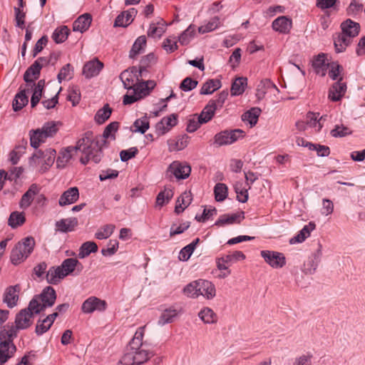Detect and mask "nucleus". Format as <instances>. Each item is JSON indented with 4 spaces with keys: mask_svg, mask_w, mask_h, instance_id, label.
Returning <instances> with one entry per match:
<instances>
[{
    "mask_svg": "<svg viewBox=\"0 0 365 365\" xmlns=\"http://www.w3.org/2000/svg\"><path fill=\"white\" fill-rule=\"evenodd\" d=\"M91 134H83L76 142L75 146H68L62 149L56 159V166L58 168H64L74 154L78 151L83 153V156L80 158V162L83 165H87L90 161L94 163H99V154H93L89 146L92 145Z\"/></svg>",
    "mask_w": 365,
    "mask_h": 365,
    "instance_id": "obj_1",
    "label": "nucleus"
},
{
    "mask_svg": "<svg viewBox=\"0 0 365 365\" xmlns=\"http://www.w3.org/2000/svg\"><path fill=\"white\" fill-rule=\"evenodd\" d=\"M119 128V123L113 121L110 123L104 129L102 136L94 137L93 134L91 131H88L84 134H91L89 138L92 142V145L90 147L93 154H99V162L101 160L103 157V146L107 143L106 140L111 138L115 139V133Z\"/></svg>",
    "mask_w": 365,
    "mask_h": 365,
    "instance_id": "obj_2",
    "label": "nucleus"
},
{
    "mask_svg": "<svg viewBox=\"0 0 365 365\" xmlns=\"http://www.w3.org/2000/svg\"><path fill=\"white\" fill-rule=\"evenodd\" d=\"M56 293L51 287H45L39 295L35 296L29 304V309H33L35 314H39L47 307H51L56 302Z\"/></svg>",
    "mask_w": 365,
    "mask_h": 365,
    "instance_id": "obj_3",
    "label": "nucleus"
},
{
    "mask_svg": "<svg viewBox=\"0 0 365 365\" xmlns=\"http://www.w3.org/2000/svg\"><path fill=\"white\" fill-rule=\"evenodd\" d=\"M56 152L53 148L44 150H37L29 158V165L32 167L39 166V171L42 173L46 172L54 163Z\"/></svg>",
    "mask_w": 365,
    "mask_h": 365,
    "instance_id": "obj_4",
    "label": "nucleus"
},
{
    "mask_svg": "<svg viewBox=\"0 0 365 365\" xmlns=\"http://www.w3.org/2000/svg\"><path fill=\"white\" fill-rule=\"evenodd\" d=\"M35 240L32 237H27L19 242L11 252V261L16 265L24 261L33 252Z\"/></svg>",
    "mask_w": 365,
    "mask_h": 365,
    "instance_id": "obj_5",
    "label": "nucleus"
},
{
    "mask_svg": "<svg viewBox=\"0 0 365 365\" xmlns=\"http://www.w3.org/2000/svg\"><path fill=\"white\" fill-rule=\"evenodd\" d=\"M14 338L15 333L12 331H10V334L5 331H0V365H4L14 355L16 351L13 342Z\"/></svg>",
    "mask_w": 365,
    "mask_h": 365,
    "instance_id": "obj_6",
    "label": "nucleus"
},
{
    "mask_svg": "<svg viewBox=\"0 0 365 365\" xmlns=\"http://www.w3.org/2000/svg\"><path fill=\"white\" fill-rule=\"evenodd\" d=\"M34 312L33 309H29V307L26 309H21L16 316L15 324L16 326L6 325L1 331H5L8 334H10V331L15 333V338L17 336V331L19 329H25L29 327L31 324V319L33 317Z\"/></svg>",
    "mask_w": 365,
    "mask_h": 365,
    "instance_id": "obj_7",
    "label": "nucleus"
},
{
    "mask_svg": "<svg viewBox=\"0 0 365 365\" xmlns=\"http://www.w3.org/2000/svg\"><path fill=\"white\" fill-rule=\"evenodd\" d=\"M143 76H145V73L143 71L138 69L135 66H133L129 69L123 71L120 75V78L123 83L124 88L130 90L140 81V78Z\"/></svg>",
    "mask_w": 365,
    "mask_h": 365,
    "instance_id": "obj_8",
    "label": "nucleus"
},
{
    "mask_svg": "<svg viewBox=\"0 0 365 365\" xmlns=\"http://www.w3.org/2000/svg\"><path fill=\"white\" fill-rule=\"evenodd\" d=\"M244 131L241 129L223 130L215 135V143L218 146L230 145L235 143L240 138L243 137Z\"/></svg>",
    "mask_w": 365,
    "mask_h": 365,
    "instance_id": "obj_9",
    "label": "nucleus"
},
{
    "mask_svg": "<svg viewBox=\"0 0 365 365\" xmlns=\"http://www.w3.org/2000/svg\"><path fill=\"white\" fill-rule=\"evenodd\" d=\"M339 6V0H321V11L324 12L322 15L321 14L323 19V21L321 22L323 29H327L331 23L329 19L331 11H338Z\"/></svg>",
    "mask_w": 365,
    "mask_h": 365,
    "instance_id": "obj_10",
    "label": "nucleus"
},
{
    "mask_svg": "<svg viewBox=\"0 0 365 365\" xmlns=\"http://www.w3.org/2000/svg\"><path fill=\"white\" fill-rule=\"evenodd\" d=\"M153 356V353L142 349L135 352H125L123 360L127 365H140Z\"/></svg>",
    "mask_w": 365,
    "mask_h": 365,
    "instance_id": "obj_11",
    "label": "nucleus"
},
{
    "mask_svg": "<svg viewBox=\"0 0 365 365\" xmlns=\"http://www.w3.org/2000/svg\"><path fill=\"white\" fill-rule=\"evenodd\" d=\"M261 256L273 268H282L286 264L285 257L282 253L278 252L262 250Z\"/></svg>",
    "mask_w": 365,
    "mask_h": 365,
    "instance_id": "obj_12",
    "label": "nucleus"
},
{
    "mask_svg": "<svg viewBox=\"0 0 365 365\" xmlns=\"http://www.w3.org/2000/svg\"><path fill=\"white\" fill-rule=\"evenodd\" d=\"M245 259V255L241 251H235L230 254L222 256L216 259L217 267L219 270L227 269L232 264Z\"/></svg>",
    "mask_w": 365,
    "mask_h": 365,
    "instance_id": "obj_13",
    "label": "nucleus"
},
{
    "mask_svg": "<svg viewBox=\"0 0 365 365\" xmlns=\"http://www.w3.org/2000/svg\"><path fill=\"white\" fill-rule=\"evenodd\" d=\"M107 303L105 300H102L96 297L88 298L82 304V312L86 314H90L95 311L103 312L106 309Z\"/></svg>",
    "mask_w": 365,
    "mask_h": 365,
    "instance_id": "obj_14",
    "label": "nucleus"
},
{
    "mask_svg": "<svg viewBox=\"0 0 365 365\" xmlns=\"http://www.w3.org/2000/svg\"><path fill=\"white\" fill-rule=\"evenodd\" d=\"M178 123V115L173 113L167 117L163 118L160 121L155 125V133L158 135L160 136L165 135L166 133L176 125Z\"/></svg>",
    "mask_w": 365,
    "mask_h": 365,
    "instance_id": "obj_15",
    "label": "nucleus"
},
{
    "mask_svg": "<svg viewBox=\"0 0 365 365\" xmlns=\"http://www.w3.org/2000/svg\"><path fill=\"white\" fill-rule=\"evenodd\" d=\"M59 267L62 272L61 274L63 275L64 277L75 271H77V272L75 273V274L77 275L83 269L82 264L76 258H67L64 259Z\"/></svg>",
    "mask_w": 365,
    "mask_h": 365,
    "instance_id": "obj_16",
    "label": "nucleus"
},
{
    "mask_svg": "<svg viewBox=\"0 0 365 365\" xmlns=\"http://www.w3.org/2000/svg\"><path fill=\"white\" fill-rule=\"evenodd\" d=\"M168 172L173 174L178 179H186L190 174L191 168L187 164H182L178 161H174L170 165Z\"/></svg>",
    "mask_w": 365,
    "mask_h": 365,
    "instance_id": "obj_17",
    "label": "nucleus"
},
{
    "mask_svg": "<svg viewBox=\"0 0 365 365\" xmlns=\"http://www.w3.org/2000/svg\"><path fill=\"white\" fill-rule=\"evenodd\" d=\"M343 77L334 83L329 91V98L332 101H338L344 96L346 91V84L342 82Z\"/></svg>",
    "mask_w": 365,
    "mask_h": 365,
    "instance_id": "obj_18",
    "label": "nucleus"
},
{
    "mask_svg": "<svg viewBox=\"0 0 365 365\" xmlns=\"http://www.w3.org/2000/svg\"><path fill=\"white\" fill-rule=\"evenodd\" d=\"M103 68V63L97 58L87 62L83 68V74L87 78H91L99 74Z\"/></svg>",
    "mask_w": 365,
    "mask_h": 365,
    "instance_id": "obj_19",
    "label": "nucleus"
},
{
    "mask_svg": "<svg viewBox=\"0 0 365 365\" xmlns=\"http://www.w3.org/2000/svg\"><path fill=\"white\" fill-rule=\"evenodd\" d=\"M203 296L207 299H212L216 295L214 284L208 280L198 279V297Z\"/></svg>",
    "mask_w": 365,
    "mask_h": 365,
    "instance_id": "obj_20",
    "label": "nucleus"
},
{
    "mask_svg": "<svg viewBox=\"0 0 365 365\" xmlns=\"http://www.w3.org/2000/svg\"><path fill=\"white\" fill-rule=\"evenodd\" d=\"M27 92H29V88L20 86L19 91L16 94L12 102V108L14 111L21 110L28 104L29 98L26 95Z\"/></svg>",
    "mask_w": 365,
    "mask_h": 365,
    "instance_id": "obj_21",
    "label": "nucleus"
},
{
    "mask_svg": "<svg viewBox=\"0 0 365 365\" xmlns=\"http://www.w3.org/2000/svg\"><path fill=\"white\" fill-rule=\"evenodd\" d=\"M155 86L156 83L154 81H139L132 89L139 97V99H141L149 95Z\"/></svg>",
    "mask_w": 365,
    "mask_h": 365,
    "instance_id": "obj_22",
    "label": "nucleus"
},
{
    "mask_svg": "<svg viewBox=\"0 0 365 365\" xmlns=\"http://www.w3.org/2000/svg\"><path fill=\"white\" fill-rule=\"evenodd\" d=\"M79 197V191L78 187H72L66 190L61 195L58 204L60 206L71 205L76 202Z\"/></svg>",
    "mask_w": 365,
    "mask_h": 365,
    "instance_id": "obj_23",
    "label": "nucleus"
},
{
    "mask_svg": "<svg viewBox=\"0 0 365 365\" xmlns=\"http://www.w3.org/2000/svg\"><path fill=\"white\" fill-rule=\"evenodd\" d=\"M144 336V327H139L135 331L134 336L129 342L125 352H135L142 349L143 345V338Z\"/></svg>",
    "mask_w": 365,
    "mask_h": 365,
    "instance_id": "obj_24",
    "label": "nucleus"
},
{
    "mask_svg": "<svg viewBox=\"0 0 365 365\" xmlns=\"http://www.w3.org/2000/svg\"><path fill=\"white\" fill-rule=\"evenodd\" d=\"M137 13V10L134 8L123 11L116 17L114 22V26L125 27L128 26L133 21V18L135 16Z\"/></svg>",
    "mask_w": 365,
    "mask_h": 365,
    "instance_id": "obj_25",
    "label": "nucleus"
},
{
    "mask_svg": "<svg viewBox=\"0 0 365 365\" xmlns=\"http://www.w3.org/2000/svg\"><path fill=\"white\" fill-rule=\"evenodd\" d=\"M40 188L38 185L36 184H32L21 197L19 203L21 208H28L34 200V197L38 194Z\"/></svg>",
    "mask_w": 365,
    "mask_h": 365,
    "instance_id": "obj_26",
    "label": "nucleus"
},
{
    "mask_svg": "<svg viewBox=\"0 0 365 365\" xmlns=\"http://www.w3.org/2000/svg\"><path fill=\"white\" fill-rule=\"evenodd\" d=\"M292 20L285 16H279L272 22V29L281 34H288L292 29Z\"/></svg>",
    "mask_w": 365,
    "mask_h": 365,
    "instance_id": "obj_27",
    "label": "nucleus"
},
{
    "mask_svg": "<svg viewBox=\"0 0 365 365\" xmlns=\"http://www.w3.org/2000/svg\"><path fill=\"white\" fill-rule=\"evenodd\" d=\"M19 292L20 287L18 284L15 286H10L6 289L4 302L7 304L9 307L12 308L16 305L17 301L19 299L18 293Z\"/></svg>",
    "mask_w": 365,
    "mask_h": 365,
    "instance_id": "obj_28",
    "label": "nucleus"
},
{
    "mask_svg": "<svg viewBox=\"0 0 365 365\" xmlns=\"http://www.w3.org/2000/svg\"><path fill=\"white\" fill-rule=\"evenodd\" d=\"M189 137L186 134L179 135L176 139H169L167 141L170 152L182 150L188 145Z\"/></svg>",
    "mask_w": 365,
    "mask_h": 365,
    "instance_id": "obj_29",
    "label": "nucleus"
},
{
    "mask_svg": "<svg viewBox=\"0 0 365 365\" xmlns=\"http://www.w3.org/2000/svg\"><path fill=\"white\" fill-rule=\"evenodd\" d=\"M318 113L309 112L306 116V121L298 120L295 123L297 129L299 131H304L307 127H315L319 122L318 120Z\"/></svg>",
    "mask_w": 365,
    "mask_h": 365,
    "instance_id": "obj_30",
    "label": "nucleus"
},
{
    "mask_svg": "<svg viewBox=\"0 0 365 365\" xmlns=\"http://www.w3.org/2000/svg\"><path fill=\"white\" fill-rule=\"evenodd\" d=\"M341 32L353 38L359 35L360 25L349 19L341 23Z\"/></svg>",
    "mask_w": 365,
    "mask_h": 365,
    "instance_id": "obj_31",
    "label": "nucleus"
},
{
    "mask_svg": "<svg viewBox=\"0 0 365 365\" xmlns=\"http://www.w3.org/2000/svg\"><path fill=\"white\" fill-rule=\"evenodd\" d=\"M315 227V224L310 222L308 225L304 226L294 237L289 240V243L293 245L304 242L310 235L311 232L313 231Z\"/></svg>",
    "mask_w": 365,
    "mask_h": 365,
    "instance_id": "obj_32",
    "label": "nucleus"
},
{
    "mask_svg": "<svg viewBox=\"0 0 365 365\" xmlns=\"http://www.w3.org/2000/svg\"><path fill=\"white\" fill-rule=\"evenodd\" d=\"M41 66L37 62L29 66L24 74V80L28 85H34V81L38 79L40 75Z\"/></svg>",
    "mask_w": 365,
    "mask_h": 365,
    "instance_id": "obj_33",
    "label": "nucleus"
},
{
    "mask_svg": "<svg viewBox=\"0 0 365 365\" xmlns=\"http://www.w3.org/2000/svg\"><path fill=\"white\" fill-rule=\"evenodd\" d=\"M92 21L91 16L88 14H85L80 16L73 24V30L74 31H79L83 33L91 26Z\"/></svg>",
    "mask_w": 365,
    "mask_h": 365,
    "instance_id": "obj_34",
    "label": "nucleus"
},
{
    "mask_svg": "<svg viewBox=\"0 0 365 365\" xmlns=\"http://www.w3.org/2000/svg\"><path fill=\"white\" fill-rule=\"evenodd\" d=\"M244 212L234 213L232 215H222L215 222V225L217 226H223L225 225H231L235 222H240L241 220L245 218Z\"/></svg>",
    "mask_w": 365,
    "mask_h": 365,
    "instance_id": "obj_35",
    "label": "nucleus"
},
{
    "mask_svg": "<svg viewBox=\"0 0 365 365\" xmlns=\"http://www.w3.org/2000/svg\"><path fill=\"white\" fill-rule=\"evenodd\" d=\"M352 38L344 34L343 32L339 34L334 38V47L337 53L343 52L346 48L352 42Z\"/></svg>",
    "mask_w": 365,
    "mask_h": 365,
    "instance_id": "obj_36",
    "label": "nucleus"
},
{
    "mask_svg": "<svg viewBox=\"0 0 365 365\" xmlns=\"http://www.w3.org/2000/svg\"><path fill=\"white\" fill-rule=\"evenodd\" d=\"M178 315V311L173 307H170L163 310L158 319V324L160 326H163L166 324L172 323Z\"/></svg>",
    "mask_w": 365,
    "mask_h": 365,
    "instance_id": "obj_37",
    "label": "nucleus"
},
{
    "mask_svg": "<svg viewBox=\"0 0 365 365\" xmlns=\"http://www.w3.org/2000/svg\"><path fill=\"white\" fill-rule=\"evenodd\" d=\"M78 225V220L76 217L62 219L56 222V226L61 232H68L73 230Z\"/></svg>",
    "mask_w": 365,
    "mask_h": 365,
    "instance_id": "obj_38",
    "label": "nucleus"
},
{
    "mask_svg": "<svg viewBox=\"0 0 365 365\" xmlns=\"http://www.w3.org/2000/svg\"><path fill=\"white\" fill-rule=\"evenodd\" d=\"M221 86V81L219 79H210L203 83L200 93L201 95L212 94L213 92L218 90Z\"/></svg>",
    "mask_w": 365,
    "mask_h": 365,
    "instance_id": "obj_39",
    "label": "nucleus"
},
{
    "mask_svg": "<svg viewBox=\"0 0 365 365\" xmlns=\"http://www.w3.org/2000/svg\"><path fill=\"white\" fill-rule=\"evenodd\" d=\"M260 113V108L257 107L252 108L250 110L242 114V120L243 121H247L250 126L253 127L257 124Z\"/></svg>",
    "mask_w": 365,
    "mask_h": 365,
    "instance_id": "obj_40",
    "label": "nucleus"
},
{
    "mask_svg": "<svg viewBox=\"0 0 365 365\" xmlns=\"http://www.w3.org/2000/svg\"><path fill=\"white\" fill-rule=\"evenodd\" d=\"M198 317L205 324H215L217 322V314L209 307L202 309L198 313Z\"/></svg>",
    "mask_w": 365,
    "mask_h": 365,
    "instance_id": "obj_41",
    "label": "nucleus"
},
{
    "mask_svg": "<svg viewBox=\"0 0 365 365\" xmlns=\"http://www.w3.org/2000/svg\"><path fill=\"white\" fill-rule=\"evenodd\" d=\"M112 111L113 110L109 105L108 103L105 104L102 108L96 112L94 120L98 125L104 123L110 117Z\"/></svg>",
    "mask_w": 365,
    "mask_h": 365,
    "instance_id": "obj_42",
    "label": "nucleus"
},
{
    "mask_svg": "<svg viewBox=\"0 0 365 365\" xmlns=\"http://www.w3.org/2000/svg\"><path fill=\"white\" fill-rule=\"evenodd\" d=\"M216 110L215 103L213 102H209L203 108L200 114L197 115L201 120L200 122L203 123L209 122L214 116Z\"/></svg>",
    "mask_w": 365,
    "mask_h": 365,
    "instance_id": "obj_43",
    "label": "nucleus"
},
{
    "mask_svg": "<svg viewBox=\"0 0 365 365\" xmlns=\"http://www.w3.org/2000/svg\"><path fill=\"white\" fill-rule=\"evenodd\" d=\"M62 272L59 266L55 267H51L46 274V281L48 284H57L61 279L64 278V276L61 274Z\"/></svg>",
    "mask_w": 365,
    "mask_h": 365,
    "instance_id": "obj_44",
    "label": "nucleus"
},
{
    "mask_svg": "<svg viewBox=\"0 0 365 365\" xmlns=\"http://www.w3.org/2000/svg\"><path fill=\"white\" fill-rule=\"evenodd\" d=\"M43 134V132L41 129L31 130L30 132L31 146L35 149H37L41 143H44L47 137Z\"/></svg>",
    "mask_w": 365,
    "mask_h": 365,
    "instance_id": "obj_45",
    "label": "nucleus"
},
{
    "mask_svg": "<svg viewBox=\"0 0 365 365\" xmlns=\"http://www.w3.org/2000/svg\"><path fill=\"white\" fill-rule=\"evenodd\" d=\"M98 251V245L96 242L88 241L82 244L79 249L78 257L83 259L88 256L91 253H94Z\"/></svg>",
    "mask_w": 365,
    "mask_h": 365,
    "instance_id": "obj_46",
    "label": "nucleus"
},
{
    "mask_svg": "<svg viewBox=\"0 0 365 365\" xmlns=\"http://www.w3.org/2000/svg\"><path fill=\"white\" fill-rule=\"evenodd\" d=\"M146 45V38L145 36H139L135 41L134 42L131 50L129 53V56L131 58H135L138 54H140L144 49V47Z\"/></svg>",
    "mask_w": 365,
    "mask_h": 365,
    "instance_id": "obj_47",
    "label": "nucleus"
},
{
    "mask_svg": "<svg viewBox=\"0 0 365 365\" xmlns=\"http://www.w3.org/2000/svg\"><path fill=\"white\" fill-rule=\"evenodd\" d=\"M200 242V239L197 238L192 241L190 244L184 247L180 252L178 258L180 261L185 262L189 259L192 254L193 253L197 245Z\"/></svg>",
    "mask_w": 365,
    "mask_h": 365,
    "instance_id": "obj_48",
    "label": "nucleus"
},
{
    "mask_svg": "<svg viewBox=\"0 0 365 365\" xmlns=\"http://www.w3.org/2000/svg\"><path fill=\"white\" fill-rule=\"evenodd\" d=\"M247 78H237L232 84L231 95L240 96L244 93L245 86H247Z\"/></svg>",
    "mask_w": 365,
    "mask_h": 365,
    "instance_id": "obj_49",
    "label": "nucleus"
},
{
    "mask_svg": "<svg viewBox=\"0 0 365 365\" xmlns=\"http://www.w3.org/2000/svg\"><path fill=\"white\" fill-rule=\"evenodd\" d=\"M69 34V29L66 26H62L56 28L52 34V39L56 43L64 42Z\"/></svg>",
    "mask_w": 365,
    "mask_h": 365,
    "instance_id": "obj_50",
    "label": "nucleus"
},
{
    "mask_svg": "<svg viewBox=\"0 0 365 365\" xmlns=\"http://www.w3.org/2000/svg\"><path fill=\"white\" fill-rule=\"evenodd\" d=\"M133 126L134 128V132L144 134L150 127V123L148 116L145 115L141 118L135 120Z\"/></svg>",
    "mask_w": 365,
    "mask_h": 365,
    "instance_id": "obj_51",
    "label": "nucleus"
},
{
    "mask_svg": "<svg viewBox=\"0 0 365 365\" xmlns=\"http://www.w3.org/2000/svg\"><path fill=\"white\" fill-rule=\"evenodd\" d=\"M327 68H329L328 76L330 78L335 81L342 77L341 76V73L343 71V67L339 65L337 62H331L330 63H327Z\"/></svg>",
    "mask_w": 365,
    "mask_h": 365,
    "instance_id": "obj_52",
    "label": "nucleus"
},
{
    "mask_svg": "<svg viewBox=\"0 0 365 365\" xmlns=\"http://www.w3.org/2000/svg\"><path fill=\"white\" fill-rule=\"evenodd\" d=\"M165 31V28L164 24H160V22L157 24L151 23L148 31V36L153 38H160Z\"/></svg>",
    "mask_w": 365,
    "mask_h": 365,
    "instance_id": "obj_53",
    "label": "nucleus"
},
{
    "mask_svg": "<svg viewBox=\"0 0 365 365\" xmlns=\"http://www.w3.org/2000/svg\"><path fill=\"white\" fill-rule=\"evenodd\" d=\"M214 193L215 200L217 202H222L227 197L228 188L224 183H217L214 187Z\"/></svg>",
    "mask_w": 365,
    "mask_h": 365,
    "instance_id": "obj_54",
    "label": "nucleus"
},
{
    "mask_svg": "<svg viewBox=\"0 0 365 365\" xmlns=\"http://www.w3.org/2000/svg\"><path fill=\"white\" fill-rule=\"evenodd\" d=\"M173 192L171 189L165 188L163 191L160 192L156 197V205L158 206H163L168 203L173 197Z\"/></svg>",
    "mask_w": 365,
    "mask_h": 365,
    "instance_id": "obj_55",
    "label": "nucleus"
},
{
    "mask_svg": "<svg viewBox=\"0 0 365 365\" xmlns=\"http://www.w3.org/2000/svg\"><path fill=\"white\" fill-rule=\"evenodd\" d=\"M220 18L215 16L206 24L200 26L198 28V31L201 34H205L215 30L220 26Z\"/></svg>",
    "mask_w": 365,
    "mask_h": 365,
    "instance_id": "obj_56",
    "label": "nucleus"
},
{
    "mask_svg": "<svg viewBox=\"0 0 365 365\" xmlns=\"http://www.w3.org/2000/svg\"><path fill=\"white\" fill-rule=\"evenodd\" d=\"M25 220L26 219L23 213L14 212L9 216V225L12 228H16L23 225Z\"/></svg>",
    "mask_w": 365,
    "mask_h": 365,
    "instance_id": "obj_57",
    "label": "nucleus"
},
{
    "mask_svg": "<svg viewBox=\"0 0 365 365\" xmlns=\"http://www.w3.org/2000/svg\"><path fill=\"white\" fill-rule=\"evenodd\" d=\"M115 230V225H106L101 227L95 234V237L98 240H104L108 238L113 232Z\"/></svg>",
    "mask_w": 365,
    "mask_h": 365,
    "instance_id": "obj_58",
    "label": "nucleus"
},
{
    "mask_svg": "<svg viewBox=\"0 0 365 365\" xmlns=\"http://www.w3.org/2000/svg\"><path fill=\"white\" fill-rule=\"evenodd\" d=\"M73 67L70 63L66 64L62 67L60 72L57 76V78L59 83H61L62 81L70 80L73 77Z\"/></svg>",
    "mask_w": 365,
    "mask_h": 365,
    "instance_id": "obj_59",
    "label": "nucleus"
},
{
    "mask_svg": "<svg viewBox=\"0 0 365 365\" xmlns=\"http://www.w3.org/2000/svg\"><path fill=\"white\" fill-rule=\"evenodd\" d=\"M183 293L188 297H198V280L193 281L187 284L183 289Z\"/></svg>",
    "mask_w": 365,
    "mask_h": 365,
    "instance_id": "obj_60",
    "label": "nucleus"
},
{
    "mask_svg": "<svg viewBox=\"0 0 365 365\" xmlns=\"http://www.w3.org/2000/svg\"><path fill=\"white\" fill-rule=\"evenodd\" d=\"M330 134L334 138H343L351 134V130L342 124L336 125L334 128L331 130Z\"/></svg>",
    "mask_w": 365,
    "mask_h": 365,
    "instance_id": "obj_61",
    "label": "nucleus"
},
{
    "mask_svg": "<svg viewBox=\"0 0 365 365\" xmlns=\"http://www.w3.org/2000/svg\"><path fill=\"white\" fill-rule=\"evenodd\" d=\"M47 138L53 137L58 131V123L51 121L45 123L41 129Z\"/></svg>",
    "mask_w": 365,
    "mask_h": 365,
    "instance_id": "obj_62",
    "label": "nucleus"
},
{
    "mask_svg": "<svg viewBox=\"0 0 365 365\" xmlns=\"http://www.w3.org/2000/svg\"><path fill=\"white\" fill-rule=\"evenodd\" d=\"M156 61L155 56L150 53L145 56L140 61V68L141 71L145 73L147 72V68L154 64Z\"/></svg>",
    "mask_w": 365,
    "mask_h": 365,
    "instance_id": "obj_63",
    "label": "nucleus"
},
{
    "mask_svg": "<svg viewBox=\"0 0 365 365\" xmlns=\"http://www.w3.org/2000/svg\"><path fill=\"white\" fill-rule=\"evenodd\" d=\"M195 29L190 25L185 31H183L178 38L179 42L182 45H187L192 38Z\"/></svg>",
    "mask_w": 365,
    "mask_h": 365,
    "instance_id": "obj_64",
    "label": "nucleus"
}]
</instances>
